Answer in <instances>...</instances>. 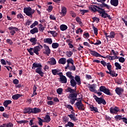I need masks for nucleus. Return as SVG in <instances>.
<instances>
[{"mask_svg":"<svg viewBox=\"0 0 127 127\" xmlns=\"http://www.w3.org/2000/svg\"><path fill=\"white\" fill-rule=\"evenodd\" d=\"M32 69H36V73L39 74L41 77H43L44 72L42 71V64L41 63H34L32 64Z\"/></svg>","mask_w":127,"mask_h":127,"instance_id":"obj_1","label":"nucleus"},{"mask_svg":"<svg viewBox=\"0 0 127 127\" xmlns=\"http://www.w3.org/2000/svg\"><path fill=\"white\" fill-rule=\"evenodd\" d=\"M40 48H43V47L41 45H40L34 48L27 49V50L28 52L30 53V55H34V53L36 54V55H39V51H40Z\"/></svg>","mask_w":127,"mask_h":127,"instance_id":"obj_2","label":"nucleus"},{"mask_svg":"<svg viewBox=\"0 0 127 127\" xmlns=\"http://www.w3.org/2000/svg\"><path fill=\"white\" fill-rule=\"evenodd\" d=\"M77 96H78V94L74 93L69 94L67 97L68 99L70 100L69 103L71 104V105L75 104V101H79V98H77Z\"/></svg>","mask_w":127,"mask_h":127,"instance_id":"obj_3","label":"nucleus"},{"mask_svg":"<svg viewBox=\"0 0 127 127\" xmlns=\"http://www.w3.org/2000/svg\"><path fill=\"white\" fill-rule=\"evenodd\" d=\"M74 105L79 111L85 110V106L82 103V98H79L78 100L74 104Z\"/></svg>","mask_w":127,"mask_h":127,"instance_id":"obj_4","label":"nucleus"},{"mask_svg":"<svg viewBox=\"0 0 127 127\" xmlns=\"http://www.w3.org/2000/svg\"><path fill=\"white\" fill-rule=\"evenodd\" d=\"M23 10L26 15L29 16L31 18H32V14L35 12V10L32 9L30 7L24 8Z\"/></svg>","mask_w":127,"mask_h":127,"instance_id":"obj_5","label":"nucleus"},{"mask_svg":"<svg viewBox=\"0 0 127 127\" xmlns=\"http://www.w3.org/2000/svg\"><path fill=\"white\" fill-rule=\"evenodd\" d=\"M99 91H100V92H103L104 94H106V95H108V96H111V95H112V93H111V92L110 91V89L106 88L104 86H100Z\"/></svg>","mask_w":127,"mask_h":127,"instance_id":"obj_6","label":"nucleus"},{"mask_svg":"<svg viewBox=\"0 0 127 127\" xmlns=\"http://www.w3.org/2000/svg\"><path fill=\"white\" fill-rule=\"evenodd\" d=\"M103 10H97L99 13H100L101 16L103 17V18H107L108 17L109 19H112V17L110 15H108V13H106L105 9H103Z\"/></svg>","mask_w":127,"mask_h":127,"instance_id":"obj_7","label":"nucleus"},{"mask_svg":"<svg viewBox=\"0 0 127 127\" xmlns=\"http://www.w3.org/2000/svg\"><path fill=\"white\" fill-rule=\"evenodd\" d=\"M93 98H94L95 101H96V102L99 105H101V104H103V105H106V104H107L106 100H105L104 99H102V98L97 97L96 95H94Z\"/></svg>","mask_w":127,"mask_h":127,"instance_id":"obj_8","label":"nucleus"},{"mask_svg":"<svg viewBox=\"0 0 127 127\" xmlns=\"http://www.w3.org/2000/svg\"><path fill=\"white\" fill-rule=\"evenodd\" d=\"M51 52V50L49 48V46L45 44L44 45V50H43L44 54H45L46 55H48V56H49Z\"/></svg>","mask_w":127,"mask_h":127,"instance_id":"obj_9","label":"nucleus"},{"mask_svg":"<svg viewBox=\"0 0 127 127\" xmlns=\"http://www.w3.org/2000/svg\"><path fill=\"white\" fill-rule=\"evenodd\" d=\"M90 53L92 56H94L95 57H101L102 58H105L106 59L107 57H105L101 55L100 54L98 53V52L95 51L90 50Z\"/></svg>","mask_w":127,"mask_h":127,"instance_id":"obj_10","label":"nucleus"},{"mask_svg":"<svg viewBox=\"0 0 127 127\" xmlns=\"http://www.w3.org/2000/svg\"><path fill=\"white\" fill-rule=\"evenodd\" d=\"M8 29L9 30H10V33H11V35H12V36L14 35L15 31H19V29H18V28H16L15 27L11 26L8 28Z\"/></svg>","mask_w":127,"mask_h":127,"instance_id":"obj_11","label":"nucleus"},{"mask_svg":"<svg viewBox=\"0 0 127 127\" xmlns=\"http://www.w3.org/2000/svg\"><path fill=\"white\" fill-rule=\"evenodd\" d=\"M110 112L111 114H117L118 112H120V109L117 106H115L114 108L111 107L110 108Z\"/></svg>","mask_w":127,"mask_h":127,"instance_id":"obj_12","label":"nucleus"},{"mask_svg":"<svg viewBox=\"0 0 127 127\" xmlns=\"http://www.w3.org/2000/svg\"><path fill=\"white\" fill-rule=\"evenodd\" d=\"M104 35H105L107 39H108V38H115V35H116L115 34V32L112 31L109 35L108 33L104 32Z\"/></svg>","mask_w":127,"mask_h":127,"instance_id":"obj_13","label":"nucleus"},{"mask_svg":"<svg viewBox=\"0 0 127 127\" xmlns=\"http://www.w3.org/2000/svg\"><path fill=\"white\" fill-rule=\"evenodd\" d=\"M88 88L91 92H93L94 93H96L97 92V90H96V85L95 84L90 85L88 86Z\"/></svg>","mask_w":127,"mask_h":127,"instance_id":"obj_14","label":"nucleus"},{"mask_svg":"<svg viewBox=\"0 0 127 127\" xmlns=\"http://www.w3.org/2000/svg\"><path fill=\"white\" fill-rule=\"evenodd\" d=\"M49 61L48 62V63L50 65H56V60L54 58H52L49 59Z\"/></svg>","mask_w":127,"mask_h":127,"instance_id":"obj_15","label":"nucleus"},{"mask_svg":"<svg viewBox=\"0 0 127 127\" xmlns=\"http://www.w3.org/2000/svg\"><path fill=\"white\" fill-rule=\"evenodd\" d=\"M90 8L91 9V10H92V11H97V8L98 9V10H103V8L100 7H98L96 5H92L90 7Z\"/></svg>","mask_w":127,"mask_h":127,"instance_id":"obj_16","label":"nucleus"},{"mask_svg":"<svg viewBox=\"0 0 127 127\" xmlns=\"http://www.w3.org/2000/svg\"><path fill=\"white\" fill-rule=\"evenodd\" d=\"M66 13H67V8L66 7L63 6L62 7L61 14H62V15L64 16V15H66Z\"/></svg>","mask_w":127,"mask_h":127,"instance_id":"obj_17","label":"nucleus"},{"mask_svg":"<svg viewBox=\"0 0 127 127\" xmlns=\"http://www.w3.org/2000/svg\"><path fill=\"white\" fill-rule=\"evenodd\" d=\"M110 3L113 6H118L119 5V0H111Z\"/></svg>","mask_w":127,"mask_h":127,"instance_id":"obj_18","label":"nucleus"},{"mask_svg":"<svg viewBox=\"0 0 127 127\" xmlns=\"http://www.w3.org/2000/svg\"><path fill=\"white\" fill-rule=\"evenodd\" d=\"M70 86H71V87H75V88H76L77 82H76V81H75V79H74V77L70 79Z\"/></svg>","mask_w":127,"mask_h":127,"instance_id":"obj_19","label":"nucleus"},{"mask_svg":"<svg viewBox=\"0 0 127 127\" xmlns=\"http://www.w3.org/2000/svg\"><path fill=\"white\" fill-rule=\"evenodd\" d=\"M115 91L118 95H121L124 92V89L121 87H117Z\"/></svg>","mask_w":127,"mask_h":127,"instance_id":"obj_20","label":"nucleus"},{"mask_svg":"<svg viewBox=\"0 0 127 127\" xmlns=\"http://www.w3.org/2000/svg\"><path fill=\"white\" fill-rule=\"evenodd\" d=\"M60 79L62 83H64V84H66V83H67V78H66V76L62 75L60 76Z\"/></svg>","mask_w":127,"mask_h":127,"instance_id":"obj_21","label":"nucleus"},{"mask_svg":"<svg viewBox=\"0 0 127 127\" xmlns=\"http://www.w3.org/2000/svg\"><path fill=\"white\" fill-rule=\"evenodd\" d=\"M44 43H48V44L51 45L53 43L52 39L49 38H45L44 39Z\"/></svg>","mask_w":127,"mask_h":127,"instance_id":"obj_22","label":"nucleus"},{"mask_svg":"<svg viewBox=\"0 0 127 127\" xmlns=\"http://www.w3.org/2000/svg\"><path fill=\"white\" fill-rule=\"evenodd\" d=\"M24 114H32V108L28 107L25 109Z\"/></svg>","mask_w":127,"mask_h":127,"instance_id":"obj_23","label":"nucleus"},{"mask_svg":"<svg viewBox=\"0 0 127 127\" xmlns=\"http://www.w3.org/2000/svg\"><path fill=\"white\" fill-rule=\"evenodd\" d=\"M59 64H62L63 65L66 64V58H61L59 61Z\"/></svg>","mask_w":127,"mask_h":127,"instance_id":"obj_24","label":"nucleus"},{"mask_svg":"<svg viewBox=\"0 0 127 127\" xmlns=\"http://www.w3.org/2000/svg\"><path fill=\"white\" fill-rule=\"evenodd\" d=\"M41 112V110L40 109L37 108H32V114H38V113H40Z\"/></svg>","mask_w":127,"mask_h":127,"instance_id":"obj_25","label":"nucleus"},{"mask_svg":"<svg viewBox=\"0 0 127 127\" xmlns=\"http://www.w3.org/2000/svg\"><path fill=\"white\" fill-rule=\"evenodd\" d=\"M29 40L30 42L32 43V45H35V44L37 43V39H36V38H31Z\"/></svg>","mask_w":127,"mask_h":127,"instance_id":"obj_26","label":"nucleus"},{"mask_svg":"<svg viewBox=\"0 0 127 127\" xmlns=\"http://www.w3.org/2000/svg\"><path fill=\"white\" fill-rule=\"evenodd\" d=\"M67 66L70 65V64H71V65H74V61L73 60V59L69 58L66 61Z\"/></svg>","mask_w":127,"mask_h":127,"instance_id":"obj_27","label":"nucleus"},{"mask_svg":"<svg viewBox=\"0 0 127 127\" xmlns=\"http://www.w3.org/2000/svg\"><path fill=\"white\" fill-rule=\"evenodd\" d=\"M74 79L77 83V85H81V78H80V76L78 75H76L74 77Z\"/></svg>","mask_w":127,"mask_h":127,"instance_id":"obj_28","label":"nucleus"},{"mask_svg":"<svg viewBox=\"0 0 127 127\" xmlns=\"http://www.w3.org/2000/svg\"><path fill=\"white\" fill-rule=\"evenodd\" d=\"M22 95L21 94H17L13 95L12 96V98L13 100H18L20 97H21Z\"/></svg>","mask_w":127,"mask_h":127,"instance_id":"obj_29","label":"nucleus"},{"mask_svg":"<svg viewBox=\"0 0 127 127\" xmlns=\"http://www.w3.org/2000/svg\"><path fill=\"white\" fill-rule=\"evenodd\" d=\"M89 108L92 112H95V113H98V108H97V107H94L93 105H90Z\"/></svg>","mask_w":127,"mask_h":127,"instance_id":"obj_30","label":"nucleus"},{"mask_svg":"<svg viewBox=\"0 0 127 127\" xmlns=\"http://www.w3.org/2000/svg\"><path fill=\"white\" fill-rule=\"evenodd\" d=\"M69 118L72 120L73 121V122H76V121H77V119L76 118V117H75V115H73L72 114L68 115H67Z\"/></svg>","mask_w":127,"mask_h":127,"instance_id":"obj_31","label":"nucleus"},{"mask_svg":"<svg viewBox=\"0 0 127 127\" xmlns=\"http://www.w3.org/2000/svg\"><path fill=\"white\" fill-rule=\"evenodd\" d=\"M37 32H38V29L37 27H35L30 30L31 34H34L35 33H37Z\"/></svg>","mask_w":127,"mask_h":127,"instance_id":"obj_32","label":"nucleus"},{"mask_svg":"<svg viewBox=\"0 0 127 127\" xmlns=\"http://www.w3.org/2000/svg\"><path fill=\"white\" fill-rule=\"evenodd\" d=\"M51 121V119H50V116L47 115L44 119V122L46 123H49Z\"/></svg>","mask_w":127,"mask_h":127,"instance_id":"obj_33","label":"nucleus"},{"mask_svg":"<svg viewBox=\"0 0 127 127\" xmlns=\"http://www.w3.org/2000/svg\"><path fill=\"white\" fill-rule=\"evenodd\" d=\"M9 104H11V101L10 100H6L3 102V106L5 108H7Z\"/></svg>","mask_w":127,"mask_h":127,"instance_id":"obj_34","label":"nucleus"},{"mask_svg":"<svg viewBox=\"0 0 127 127\" xmlns=\"http://www.w3.org/2000/svg\"><path fill=\"white\" fill-rule=\"evenodd\" d=\"M67 28H68V27H67L66 25L63 24V25H61L60 26V29L62 31H64V30H66Z\"/></svg>","mask_w":127,"mask_h":127,"instance_id":"obj_35","label":"nucleus"},{"mask_svg":"<svg viewBox=\"0 0 127 127\" xmlns=\"http://www.w3.org/2000/svg\"><path fill=\"white\" fill-rule=\"evenodd\" d=\"M66 75L67 76V77H68V78H69V79H73V78H74L73 76H72V72H70V71H68L66 73Z\"/></svg>","mask_w":127,"mask_h":127,"instance_id":"obj_36","label":"nucleus"},{"mask_svg":"<svg viewBox=\"0 0 127 127\" xmlns=\"http://www.w3.org/2000/svg\"><path fill=\"white\" fill-rule=\"evenodd\" d=\"M52 47L54 48V49H56V48H58L59 47V44L57 43H53L52 44Z\"/></svg>","mask_w":127,"mask_h":127,"instance_id":"obj_37","label":"nucleus"},{"mask_svg":"<svg viewBox=\"0 0 127 127\" xmlns=\"http://www.w3.org/2000/svg\"><path fill=\"white\" fill-rule=\"evenodd\" d=\"M45 29V27L44 26H43V25H42V24H40L39 25V30H40V31L41 32H43V31H44Z\"/></svg>","mask_w":127,"mask_h":127,"instance_id":"obj_38","label":"nucleus"},{"mask_svg":"<svg viewBox=\"0 0 127 127\" xmlns=\"http://www.w3.org/2000/svg\"><path fill=\"white\" fill-rule=\"evenodd\" d=\"M48 33H51V34H52L54 37H56V36L58 35L57 33H56L55 31H50L48 32Z\"/></svg>","mask_w":127,"mask_h":127,"instance_id":"obj_39","label":"nucleus"},{"mask_svg":"<svg viewBox=\"0 0 127 127\" xmlns=\"http://www.w3.org/2000/svg\"><path fill=\"white\" fill-rule=\"evenodd\" d=\"M115 65L116 67V70H119V69L121 70L122 69V66H121V64L119 63H115Z\"/></svg>","mask_w":127,"mask_h":127,"instance_id":"obj_40","label":"nucleus"},{"mask_svg":"<svg viewBox=\"0 0 127 127\" xmlns=\"http://www.w3.org/2000/svg\"><path fill=\"white\" fill-rule=\"evenodd\" d=\"M57 92L59 95H62L63 93V89L62 88H59L58 89H57Z\"/></svg>","mask_w":127,"mask_h":127,"instance_id":"obj_41","label":"nucleus"},{"mask_svg":"<svg viewBox=\"0 0 127 127\" xmlns=\"http://www.w3.org/2000/svg\"><path fill=\"white\" fill-rule=\"evenodd\" d=\"M101 7H106L108 9L110 8V6L109 5L106 4L105 2H103L102 4L101 5Z\"/></svg>","mask_w":127,"mask_h":127,"instance_id":"obj_42","label":"nucleus"},{"mask_svg":"<svg viewBox=\"0 0 127 127\" xmlns=\"http://www.w3.org/2000/svg\"><path fill=\"white\" fill-rule=\"evenodd\" d=\"M75 89H72L70 87H68L67 88V89H66V92H69V93H74L75 92Z\"/></svg>","mask_w":127,"mask_h":127,"instance_id":"obj_43","label":"nucleus"},{"mask_svg":"<svg viewBox=\"0 0 127 127\" xmlns=\"http://www.w3.org/2000/svg\"><path fill=\"white\" fill-rule=\"evenodd\" d=\"M3 126H5L6 127H13V124L11 123L3 124Z\"/></svg>","mask_w":127,"mask_h":127,"instance_id":"obj_44","label":"nucleus"},{"mask_svg":"<svg viewBox=\"0 0 127 127\" xmlns=\"http://www.w3.org/2000/svg\"><path fill=\"white\" fill-rule=\"evenodd\" d=\"M38 119L39 120V126H42L43 125L42 123L44 122V120L41 119V118H40L39 117L38 118Z\"/></svg>","mask_w":127,"mask_h":127,"instance_id":"obj_45","label":"nucleus"},{"mask_svg":"<svg viewBox=\"0 0 127 127\" xmlns=\"http://www.w3.org/2000/svg\"><path fill=\"white\" fill-rule=\"evenodd\" d=\"M17 18H18V19H24V17L21 13H19L17 15Z\"/></svg>","mask_w":127,"mask_h":127,"instance_id":"obj_46","label":"nucleus"},{"mask_svg":"<svg viewBox=\"0 0 127 127\" xmlns=\"http://www.w3.org/2000/svg\"><path fill=\"white\" fill-rule=\"evenodd\" d=\"M92 28L94 30V34H95V35H98V28H97L95 26H94V25H93Z\"/></svg>","mask_w":127,"mask_h":127,"instance_id":"obj_47","label":"nucleus"},{"mask_svg":"<svg viewBox=\"0 0 127 127\" xmlns=\"http://www.w3.org/2000/svg\"><path fill=\"white\" fill-rule=\"evenodd\" d=\"M109 74L111 75L112 77H115V76H116V72L115 71L112 70V69L109 70Z\"/></svg>","mask_w":127,"mask_h":127,"instance_id":"obj_48","label":"nucleus"},{"mask_svg":"<svg viewBox=\"0 0 127 127\" xmlns=\"http://www.w3.org/2000/svg\"><path fill=\"white\" fill-rule=\"evenodd\" d=\"M69 70H70V71H75V70H76V67L73 64L70 66H69Z\"/></svg>","mask_w":127,"mask_h":127,"instance_id":"obj_49","label":"nucleus"},{"mask_svg":"<svg viewBox=\"0 0 127 127\" xmlns=\"http://www.w3.org/2000/svg\"><path fill=\"white\" fill-rule=\"evenodd\" d=\"M107 69L109 70V71H111L112 70V65H111V63H108L106 64Z\"/></svg>","mask_w":127,"mask_h":127,"instance_id":"obj_50","label":"nucleus"},{"mask_svg":"<svg viewBox=\"0 0 127 127\" xmlns=\"http://www.w3.org/2000/svg\"><path fill=\"white\" fill-rule=\"evenodd\" d=\"M72 55H73V52L71 51H69L66 52V56H67V57L70 58L71 56H72Z\"/></svg>","mask_w":127,"mask_h":127,"instance_id":"obj_51","label":"nucleus"},{"mask_svg":"<svg viewBox=\"0 0 127 127\" xmlns=\"http://www.w3.org/2000/svg\"><path fill=\"white\" fill-rule=\"evenodd\" d=\"M36 90H37V87L36 86H35V85H34V86L33 87V94L34 96L37 95V93H36Z\"/></svg>","mask_w":127,"mask_h":127,"instance_id":"obj_52","label":"nucleus"},{"mask_svg":"<svg viewBox=\"0 0 127 127\" xmlns=\"http://www.w3.org/2000/svg\"><path fill=\"white\" fill-rule=\"evenodd\" d=\"M59 72V70L58 69H53L52 70V72L53 73V75H57V73Z\"/></svg>","mask_w":127,"mask_h":127,"instance_id":"obj_53","label":"nucleus"},{"mask_svg":"<svg viewBox=\"0 0 127 127\" xmlns=\"http://www.w3.org/2000/svg\"><path fill=\"white\" fill-rule=\"evenodd\" d=\"M66 127H74V124H73L72 122H68L66 125Z\"/></svg>","mask_w":127,"mask_h":127,"instance_id":"obj_54","label":"nucleus"},{"mask_svg":"<svg viewBox=\"0 0 127 127\" xmlns=\"http://www.w3.org/2000/svg\"><path fill=\"white\" fill-rule=\"evenodd\" d=\"M6 42H7V43H8V44H9L10 45H12L13 42H12V41H11V40L9 39H7L6 40Z\"/></svg>","mask_w":127,"mask_h":127,"instance_id":"obj_55","label":"nucleus"},{"mask_svg":"<svg viewBox=\"0 0 127 127\" xmlns=\"http://www.w3.org/2000/svg\"><path fill=\"white\" fill-rule=\"evenodd\" d=\"M125 61L126 60L123 57H120L119 59V62H121V63H124Z\"/></svg>","mask_w":127,"mask_h":127,"instance_id":"obj_56","label":"nucleus"},{"mask_svg":"<svg viewBox=\"0 0 127 127\" xmlns=\"http://www.w3.org/2000/svg\"><path fill=\"white\" fill-rule=\"evenodd\" d=\"M76 21L78 22L79 24H82V22L81 21V19L79 17H77L75 19Z\"/></svg>","mask_w":127,"mask_h":127,"instance_id":"obj_57","label":"nucleus"},{"mask_svg":"<svg viewBox=\"0 0 127 127\" xmlns=\"http://www.w3.org/2000/svg\"><path fill=\"white\" fill-rule=\"evenodd\" d=\"M70 14H71L72 17H76V13L73 11L70 12Z\"/></svg>","mask_w":127,"mask_h":127,"instance_id":"obj_58","label":"nucleus"},{"mask_svg":"<svg viewBox=\"0 0 127 127\" xmlns=\"http://www.w3.org/2000/svg\"><path fill=\"white\" fill-rule=\"evenodd\" d=\"M13 84H14L15 85H17V84H18V83H19V81H18V79H14V80H13Z\"/></svg>","mask_w":127,"mask_h":127,"instance_id":"obj_59","label":"nucleus"},{"mask_svg":"<svg viewBox=\"0 0 127 127\" xmlns=\"http://www.w3.org/2000/svg\"><path fill=\"white\" fill-rule=\"evenodd\" d=\"M115 119H117L118 120H122L123 118H122V116L121 115H117L115 117Z\"/></svg>","mask_w":127,"mask_h":127,"instance_id":"obj_60","label":"nucleus"},{"mask_svg":"<svg viewBox=\"0 0 127 127\" xmlns=\"http://www.w3.org/2000/svg\"><path fill=\"white\" fill-rule=\"evenodd\" d=\"M47 104L49 106H52V105H54V102L52 101H50L47 102Z\"/></svg>","mask_w":127,"mask_h":127,"instance_id":"obj_61","label":"nucleus"},{"mask_svg":"<svg viewBox=\"0 0 127 127\" xmlns=\"http://www.w3.org/2000/svg\"><path fill=\"white\" fill-rule=\"evenodd\" d=\"M100 44H102V42L100 40H97V42L94 43V45H100Z\"/></svg>","mask_w":127,"mask_h":127,"instance_id":"obj_62","label":"nucleus"},{"mask_svg":"<svg viewBox=\"0 0 127 127\" xmlns=\"http://www.w3.org/2000/svg\"><path fill=\"white\" fill-rule=\"evenodd\" d=\"M92 19H93V21H97V22H99V21H100V20H99V18H98L96 17H93Z\"/></svg>","mask_w":127,"mask_h":127,"instance_id":"obj_63","label":"nucleus"},{"mask_svg":"<svg viewBox=\"0 0 127 127\" xmlns=\"http://www.w3.org/2000/svg\"><path fill=\"white\" fill-rule=\"evenodd\" d=\"M123 122L127 125V119L126 118H122Z\"/></svg>","mask_w":127,"mask_h":127,"instance_id":"obj_64","label":"nucleus"}]
</instances>
